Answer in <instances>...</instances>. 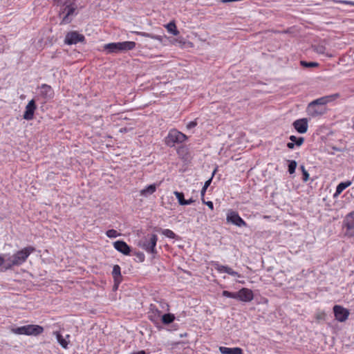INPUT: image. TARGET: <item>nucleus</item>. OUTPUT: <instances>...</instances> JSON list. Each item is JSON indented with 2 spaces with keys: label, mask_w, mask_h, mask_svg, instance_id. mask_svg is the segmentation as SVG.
<instances>
[{
  "label": "nucleus",
  "mask_w": 354,
  "mask_h": 354,
  "mask_svg": "<svg viewBox=\"0 0 354 354\" xmlns=\"http://www.w3.org/2000/svg\"><path fill=\"white\" fill-rule=\"evenodd\" d=\"M39 96L42 97L44 102L51 100L54 96V91L52 87L46 84H43L39 86Z\"/></svg>",
  "instance_id": "obj_13"
},
{
  "label": "nucleus",
  "mask_w": 354,
  "mask_h": 354,
  "mask_svg": "<svg viewBox=\"0 0 354 354\" xmlns=\"http://www.w3.org/2000/svg\"><path fill=\"white\" fill-rule=\"evenodd\" d=\"M295 146H296V145L293 143V142L292 141L290 142L287 143V147L290 149H294Z\"/></svg>",
  "instance_id": "obj_44"
},
{
  "label": "nucleus",
  "mask_w": 354,
  "mask_h": 354,
  "mask_svg": "<svg viewBox=\"0 0 354 354\" xmlns=\"http://www.w3.org/2000/svg\"><path fill=\"white\" fill-rule=\"evenodd\" d=\"M175 319L174 315L171 313H166L161 317L162 323L165 325H169L173 323Z\"/></svg>",
  "instance_id": "obj_25"
},
{
  "label": "nucleus",
  "mask_w": 354,
  "mask_h": 354,
  "mask_svg": "<svg viewBox=\"0 0 354 354\" xmlns=\"http://www.w3.org/2000/svg\"><path fill=\"white\" fill-rule=\"evenodd\" d=\"M219 351L222 354H243V350L241 348H228L221 346Z\"/></svg>",
  "instance_id": "obj_22"
},
{
  "label": "nucleus",
  "mask_w": 354,
  "mask_h": 354,
  "mask_svg": "<svg viewBox=\"0 0 354 354\" xmlns=\"http://www.w3.org/2000/svg\"><path fill=\"white\" fill-rule=\"evenodd\" d=\"M300 169L301 170V172H302V180L304 182H307L308 180L309 179V174L308 172L305 169V167L304 165H301L300 166Z\"/></svg>",
  "instance_id": "obj_35"
},
{
  "label": "nucleus",
  "mask_w": 354,
  "mask_h": 354,
  "mask_svg": "<svg viewBox=\"0 0 354 354\" xmlns=\"http://www.w3.org/2000/svg\"><path fill=\"white\" fill-rule=\"evenodd\" d=\"M112 276L114 279V287L118 288L119 283L122 281L121 268L119 265L113 266Z\"/></svg>",
  "instance_id": "obj_20"
},
{
  "label": "nucleus",
  "mask_w": 354,
  "mask_h": 354,
  "mask_svg": "<svg viewBox=\"0 0 354 354\" xmlns=\"http://www.w3.org/2000/svg\"><path fill=\"white\" fill-rule=\"evenodd\" d=\"M333 310L335 319L338 322H344L348 319L350 315V312L348 309L339 305H335Z\"/></svg>",
  "instance_id": "obj_10"
},
{
  "label": "nucleus",
  "mask_w": 354,
  "mask_h": 354,
  "mask_svg": "<svg viewBox=\"0 0 354 354\" xmlns=\"http://www.w3.org/2000/svg\"><path fill=\"white\" fill-rule=\"evenodd\" d=\"M333 1H334L335 3H343V4H346V5L354 6V1H352L333 0Z\"/></svg>",
  "instance_id": "obj_41"
},
{
  "label": "nucleus",
  "mask_w": 354,
  "mask_h": 354,
  "mask_svg": "<svg viewBox=\"0 0 354 354\" xmlns=\"http://www.w3.org/2000/svg\"><path fill=\"white\" fill-rule=\"evenodd\" d=\"M166 28L169 32L172 34L173 35H178L179 34V31L177 30L176 26L174 21L169 22Z\"/></svg>",
  "instance_id": "obj_27"
},
{
  "label": "nucleus",
  "mask_w": 354,
  "mask_h": 354,
  "mask_svg": "<svg viewBox=\"0 0 354 354\" xmlns=\"http://www.w3.org/2000/svg\"><path fill=\"white\" fill-rule=\"evenodd\" d=\"M205 205H207L212 210L214 209V204L212 201H207Z\"/></svg>",
  "instance_id": "obj_45"
},
{
  "label": "nucleus",
  "mask_w": 354,
  "mask_h": 354,
  "mask_svg": "<svg viewBox=\"0 0 354 354\" xmlns=\"http://www.w3.org/2000/svg\"><path fill=\"white\" fill-rule=\"evenodd\" d=\"M353 128L354 129V117L352 118Z\"/></svg>",
  "instance_id": "obj_49"
},
{
  "label": "nucleus",
  "mask_w": 354,
  "mask_h": 354,
  "mask_svg": "<svg viewBox=\"0 0 354 354\" xmlns=\"http://www.w3.org/2000/svg\"><path fill=\"white\" fill-rule=\"evenodd\" d=\"M314 51L319 54L324 55L326 53V48L322 45H317L313 46Z\"/></svg>",
  "instance_id": "obj_37"
},
{
  "label": "nucleus",
  "mask_w": 354,
  "mask_h": 354,
  "mask_svg": "<svg viewBox=\"0 0 354 354\" xmlns=\"http://www.w3.org/2000/svg\"><path fill=\"white\" fill-rule=\"evenodd\" d=\"M157 241L158 236L156 234H147L139 242L138 245L147 253L155 256L158 253L156 248Z\"/></svg>",
  "instance_id": "obj_5"
},
{
  "label": "nucleus",
  "mask_w": 354,
  "mask_h": 354,
  "mask_svg": "<svg viewBox=\"0 0 354 354\" xmlns=\"http://www.w3.org/2000/svg\"><path fill=\"white\" fill-rule=\"evenodd\" d=\"M343 225L346 227L347 232L346 234L347 235L351 236L354 235L353 232H348V231L354 230V211L347 214L344 221Z\"/></svg>",
  "instance_id": "obj_16"
},
{
  "label": "nucleus",
  "mask_w": 354,
  "mask_h": 354,
  "mask_svg": "<svg viewBox=\"0 0 354 354\" xmlns=\"http://www.w3.org/2000/svg\"><path fill=\"white\" fill-rule=\"evenodd\" d=\"M9 261L7 259H4L1 255H0V267H2L4 269V266L6 265Z\"/></svg>",
  "instance_id": "obj_43"
},
{
  "label": "nucleus",
  "mask_w": 354,
  "mask_h": 354,
  "mask_svg": "<svg viewBox=\"0 0 354 354\" xmlns=\"http://www.w3.org/2000/svg\"><path fill=\"white\" fill-rule=\"evenodd\" d=\"M134 33L137 35H140V36L145 37H150L151 39L158 40L160 42H162V39H163V37L160 35H156L153 34H150V33H147V32H138L137 31V32H134Z\"/></svg>",
  "instance_id": "obj_26"
},
{
  "label": "nucleus",
  "mask_w": 354,
  "mask_h": 354,
  "mask_svg": "<svg viewBox=\"0 0 354 354\" xmlns=\"http://www.w3.org/2000/svg\"><path fill=\"white\" fill-rule=\"evenodd\" d=\"M150 311L149 313V319L157 327L160 318L162 317L161 311L153 304L150 305Z\"/></svg>",
  "instance_id": "obj_15"
},
{
  "label": "nucleus",
  "mask_w": 354,
  "mask_h": 354,
  "mask_svg": "<svg viewBox=\"0 0 354 354\" xmlns=\"http://www.w3.org/2000/svg\"><path fill=\"white\" fill-rule=\"evenodd\" d=\"M188 137L176 129L169 130L165 138V145L169 147H175L176 144H181L187 140Z\"/></svg>",
  "instance_id": "obj_6"
},
{
  "label": "nucleus",
  "mask_w": 354,
  "mask_h": 354,
  "mask_svg": "<svg viewBox=\"0 0 354 354\" xmlns=\"http://www.w3.org/2000/svg\"><path fill=\"white\" fill-rule=\"evenodd\" d=\"M297 165V163L295 160H288V170L290 174H292L295 172Z\"/></svg>",
  "instance_id": "obj_33"
},
{
  "label": "nucleus",
  "mask_w": 354,
  "mask_h": 354,
  "mask_svg": "<svg viewBox=\"0 0 354 354\" xmlns=\"http://www.w3.org/2000/svg\"><path fill=\"white\" fill-rule=\"evenodd\" d=\"M326 317V314L324 312H319L315 315V319L317 322L324 321Z\"/></svg>",
  "instance_id": "obj_39"
},
{
  "label": "nucleus",
  "mask_w": 354,
  "mask_h": 354,
  "mask_svg": "<svg viewBox=\"0 0 354 354\" xmlns=\"http://www.w3.org/2000/svg\"><path fill=\"white\" fill-rule=\"evenodd\" d=\"M35 251V248L34 247L28 246L17 251L12 256H9L8 257L9 262L4 266V270H8L13 266L21 265L26 261L29 255Z\"/></svg>",
  "instance_id": "obj_1"
},
{
  "label": "nucleus",
  "mask_w": 354,
  "mask_h": 354,
  "mask_svg": "<svg viewBox=\"0 0 354 354\" xmlns=\"http://www.w3.org/2000/svg\"><path fill=\"white\" fill-rule=\"evenodd\" d=\"M325 112V109L323 106H319L315 105L313 109H310V104L308 105L307 107V113L309 115L312 117H316L318 115H321L324 114Z\"/></svg>",
  "instance_id": "obj_21"
},
{
  "label": "nucleus",
  "mask_w": 354,
  "mask_h": 354,
  "mask_svg": "<svg viewBox=\"0 0 354 354\" xmlns=\"http://www.w3.org/2000/svg\"><path fill=\"white\" fill-rule=\"evenodd\" d=\"M289 139L290 141L293 142L297 147H300L303 145L304 142V138L303 137H296L295 136H290Z\"/></svg>",
  "instance_id": "obj_29"
},
{
  "label": "nucleus",
  "mask_w": 354,
  "mask_h": 354,
  "mask_svg": "<svg viewBox=\"0 0 354 354\" xmlns=\"http://www.w3.org/2000/svg\"><path fill=\"white\" fill-rule=\"evenodd\" d=\"M54 3L59 8H63V7L68 6L71 1V0H54Z\"/></svg>",
  "instance_id": "obj_34"
},
{
  "label": "nucleus",
  "mask_w": 354,
  "mask_h": 354,
  "mask_svg": "<svg viewBox=\"0 0 354 354\" xmlns=\"http://www.w3.org/2000/svg\"><path fill=\"white\" fill-rule=\"evenodd\" d=\"M156 190V185L155 184L149 185L145 189L140 191V195L147 197L149 195L153 194Z\"/></svg>",
  "instance_id": "obj_23"
},
{
  "label": "nucleus",
  "mask_w": 354,
  "mask_h": 354,
  "mask_svg": "<svg viewBox=\"0 0 354 354\" xmlns=\"http://www.w3.org/2000/svg\"><path fill=\"white\" fill-rule=\"evenodd\" d=\"M113 246L116 250L124 255H129L131 252V247L124 241L119 240L115 241Z\"/></svg>",
  "instance_id": "obj_17"
},
{
  "label": "nucleus",
  "mask_w": 354,
  "mask_h": 354,
  "mask_svg": "<svg viewBox=\"0 0 354 354\" xmlns=\"http://www.w3.org/2000/svg\"><path fill=\"white\" fill-rule=\"evenodd\" d=\"M201 200H202L203 203L205 204V203H207V201H205L204 197H201Z\"/></svg>",
  "instance_id": "obj_48"
},
{
  "label": "nucleus",
  "mask_w": 354,
  "mask_h": 354,
  "mask_svg": "<svg viewBox=\"0 0 354 354\" xmlns=\"http://www.w3.org/2000/svg\"><path fill=\"white\" fill-rule=\"evenodd\" d=\"M85 37L77 31L68 32L64 39V43L68 45L76 44L79 42H84Z\"/></svg>",
  "instance_id": "obj_9"
},
{
  "label": "nucleus",
  "mask_w": 354,
  "mask_h": 354,
  "mask_svg": "<svg viewBox=\"0 0 354 354\" xmlns=\"http://www.w3.org/2000/svg\"><path fill=\"white\" fill-rule=\"evenodd\" d=\"M300 64L304 68L317 67L319 66L317 62L306 61H301Z\"/></svg>",
  "instance_id": "obj_32"
},
{
  "label": "nucleus",
  "mask_w": 354,
  "mask_h": 354,
  "mask_svg": "<svg viewBox=\"0 0 354 354\" xmlns=\"http://www.w3.org/2000/svg\"><path fill=\"white\" fill-rule=\"evenodd\" d=\"M174 194L176 196V198L178 199V203L180 205H185V202L186 200L185 199L184 194L183 192L177 191L174 192Z\"/></svg>",
  "instance_id": "obj_30"
},
{
  "label": "nucleus",
  "mask_w": 354,
  "mask_h": 354,
  "mask_svg": "<svg viewBox=\"0 0 354 354\" xmlns=\"http://www.w3.org/2000/svg\"><path fill=\"white\" fill-rule=\"evenodd\" d=\"M158 232H161L162 234L165 235V236L170 238V239H176V234L171 230L169 229H160L158 230Z\"/></svg>",
  "instance_id": "obj_28"
},
{
  "label": "nucleus",
  "mask_w": 354,
  "mask_h": 354,
  "mask_svg": "<svg viewBox=\"0 0 354 354\" xmlns=\"http://www.w3.org/2000/svg\"><path fill=\"white\" fill-rule=\"evenodd\" d=\"M222 295L228 298H233L243 302H250L254 299L253 292L247 288H242L238 292H232L223 290Z\"/></svg>",
  "instance_id": "obj_3"
},
{
  "label": "nucleus",
  "mask_w": 354,
  "mask_h": 354,
  "mask_svg": "<svg viewBox=\"0 0 354 354\" xmlns=\"http://www.w3.org/2000/svg\"><path fill=\"white\" fill-rule=\"evenodd\" d=\"M339 97V93H334L330 95H326L318 99H316L310 103V109L312 110L315 105L319 106H323L324 105L328 104V102H330L336 100Z\"/></svg>",
  "instance_id": "obj_11"
},
{
  "label": "nucleus",
  "mask_w": 354,
  "mask_h": 354,
  "mask_svg": "<svg viewBox=\"0 0 354 354\" xmlns=\"http://www.w3.org/2000/svg\"><path fill=\"white\" fill-rule=\"evenodd\" d=\"M10 331L16 335H26L37 336L44 332V328L39 325L29 324L19 327H12Z\"/></svg>",
  "instance_id": "obj_4"
},
{
  "label": "nucleus",
  "mask_w": 354,
  "mask_h": 354,
  "mask_svg": "<svg viewBox=\"0 0 354 354\" xmlns=\"http://www.w3.org/2000/svg\"><path fill=\"white\" fill-rule=\"evenodd\" d=\"M195 201L192 198H190L189 200H186L185 202V205H190L192 204V203H194Z\"/></svg>",
  "instance_id": "obj_46"
},
{
  "label": "nucleus",
  "mask_w": 354,
  "mask_h": 354,
  "mask_svg": "<svg viewBox=\"0 0 354 354\" xmlns=\"http://www.w3.org/2000/svg\"><path fill=\"white\" fill-rule=\"evenodd\" d=\"M214 173H215V171L213 172L212 176H214ZM212 178H213V176H212L209 180L205 181V183L202 188L201 192V197H204L207 187L210 185V184L212 183Z\"/></svg>",
  "instance_id": "obj_31"
},
{
  "label": "nucleus",
  "mask_w": 354,
  "mask_h": 354,
  "mask_svg": "<svg viewBox=\"0 0 354 354\" xmlns=\"http://www.w3.org/2000/svg\"><path fill=\"white\" fill-rule=\"evenodd\" d=\"M351 185V181L347 180L345 182L340 183L336 187V191L334 196L339 195L345 189Z\"/></svg>",
  "instance_id": "obj_24"
},
{
  "label": "nucleus",
  "mask_w": 354,
  "mask_h": 354,
  "mask_svg": "<svg viewBox=\"0 0 354 354\" xmlns=\"http://www.w3.org/2000/svg\"><path fill=\"white\" fill-rule=\"evenodd\" d=\"M292 125L295 130L299 133H305L308 130V120L306 118L296 120Z\"/></svg>",
  "instance_id": "obj_18"
},
{
  "label": "nucleus",
  "mask_w": 354,
  "mask_h": 354,
  "mask_svg": "<svg viewBox=\"0 0 354 354\" xmlns=\"http://www.w3.org/2000/svg\"><path fill=\"white\" fill-rule=\"evenodd\" d=\"M226 221L238 227H247L246 222L239 215L238 212L230 209L227 213Z\"/></svg>",
  "instance_id": "obj_8"
},
{
  "label": "nucleus",
  "mask_w": 354,
  "mask_h": 354,
  "mask_svg": "<svg viewBox=\"0 0 354 354\" xmlns=\"http://www.w3.org/2000/svg\"><path fill=\"white\" fill-rule=\"evenodd\" d=\"M197 124H198L197 119H196V120H194V121H191V122H189L187 124L186 127H187V129H192L194 128L195 127H196V126H197Z\"/></svg>",
  "instance_id": "obj_42"
},
{
  "label": "nucleus",
  "mask_w": 354,
  "mask_h": 354,
  "mask_svg": "<svg viewBox=\"0 0 354 354\" xmlns=\"http://www.w3.org/2000/svg\"><path fill=\"white\" fill-rule=\"evenodd\" d=\"M134 41L113 42L104 46V50L107 54H118L133 50L136 48Z\"/></svg>",
  "instance_id": "obj_2"
},
{
  "label": "nucleus",
  "mask_w": 354,
  "mask_h": 354,
  "mask_svg": "<svg viewBox=\"0 0 354 354\" xmlns=\"http://www.w3.org/2000/svg\"><path fill=\"white\" fill-rule=\"evenodd\" d=\"M77 8V4L73 1L68 4V6L59 8L58 10L59 16L61 17L63 15L60 24H68L73 20V17L77 15L76 10Z\"/></svg>",
  "instance_id": "obj_7"
},
{
  "label": "nucleus",
  "mask_w": 354,
  "mask_h": 354,
  "mask_svg": "<svg viewBox=\"0 0 354 354\" xmlns=\"http://www.w3.org/2000/svg\"><path fill=\"white\" fill-rule=\"evenodd\" d=\"M212 265L220 273H227L233 277H241V275L238 272L233 270L227 266L221 265L217 261H212Z\"/></svg>",
  "instance_id": "obj_12"
},
{
  "label": "nucleus",
  "mask_w": 354,
  "mask_h": 354,
  "mask_svg": "<svg viewBox=\"0 0 354 354\" xmlns=\"http://www.w3.org/2000/svg\"><path fill=\"white\" fill-rule=\"evenodd\" d=\"M131 354H147V353L145 351H138V352H133Z\"/></svg>",
  "instance_id": "obj_47"
},
{
  "label": "nucleus",
  "mask_w": 354,
  "mask_h": 354,
  "mask_svg": "<svg viewBox=\"0 0 354 354\" xmlns=\"http://www.w3.org/2000/svg\"><path fill=\"white\" fill-rule=\"evenodd\" d=\"M53 335L55 336L58 343L63 348H68L69 344L70 335H66L65 337L61 334L59 331H54Z\"/></svg>",
  "instance_id": "obj_19"
},
{
  "label": "nucleus",
  "mask_w": 354,
  "mask_h": 354,
  "mask_svg": "<svg viewBox=\"0 0 354 354\" xmlns=\"http://www.w3.org/2000/svg\"><path fill=\"white\" fill-rule=\"evenodd\" d=\"M37 109V105L34 99L29 101L26 106V109L23 115L24 119L26 120H31L34 118V113Z\"/></svg>",
  "instance_id": "obj_14"
},
{
  "label": "nucleus",
  "mask_w": 354,
  "mask_h": 354,
  "mask_svg": "<svg viewBox=\"0 0 354 354\" xmlns=\"http://www.w3.org/2000/svg\"><path fill=\"white\" fill-rule=\"evenodd\" d=\"M106 235L109 238H116L120 236V233H118L115 230L111 229L106 232Z\"/></svg>",
  "instance_id": "obj_36"
},
{
  "label": "nucleus",
  "mask_w": 354,
  "mask_h": 354,
  "mask_svg": "<svg viewBox=\"0 0 354 354\" xmlns=\"http://www.w3.org/2000/svg\"><path fill=\"white\" fill-rule=\"evenodd\" d=\"M133 255L136 257L140 262H143L145 259V256L142 252H134Z\"/></svg>",
  "instance_id": "obj_40"
},
{
  "label": "nucleus",
  "mask_w": 354,
  "mask_h": 354,
  "mask_svg": "<svg viewBox=\"0 0 354 354\" xmlns=\"http://www.w3.org/2000/svg\"><path fill=\"white\" fill-rule=\"evenodd\" d=\"M177 153L178 156L184 158V156L187 153V148L185 146H180L177 149Z\"/></svg>",
  "instance_id": "obj_38"
}]
</instances>
